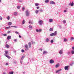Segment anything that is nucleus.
Listing matches in <instances>:
<instances>
[{
	"mask_svg": "<svg viewBox=\"0 0 74 74\" xmlns=\"http://www.w3.org/2000/svg\"><path fill=\"white\" fill-rule=\"evenodd\" d=\"M57 34V31H55L54 33L51 34H50V36H56Z\"/></svg>",
	"mask_w": 74,
	"mask_h": 74,
	"instance_id": "nucleus-1",
	"label": "nucleus"
},
{
	"mask_svg": "<svg viewBox=\"0 0 74 74\" xmlns=\"http://www.w3.org/2000/svg\"><path fill=\"white\" fill-rule=\"evenodd\" d=\"M25 51H27V50H29V48L28 45H27V44H25Z\"/></svg>",
	"mask_w": 74,
	"mask_h": 74,
	"instance_id": "nucleus-2",
	"label": "nucleus"
},
{
	"mask_svg": "<svg viewBox=\"0 0 74 74\" xmlns=\"http://www.w3.org/2000/svg\"><path fill=\"white\" fill-rule=\"evenodd\" d=\"M26 13V15L27 16H29L30 14V13L28 10H26V12H25Z\"/></svg>",
	"mask_w": 74,
	"mask_h": 74,
	"instance_id": "nucleus-3",
	"label": "nucleus"
},
{
	"mask_svg": "<svg viewBox=\"0 0 74 74\" xmlns=\"http://www.w3.org/2000/svg\"><path fill=\"white\" fill-rule=\"evenodd\" d=\"M38 23L40 25H42L43 23V21L42 20H39Z\"/></svg>",
	"mask_w": 74,
	"mask_h": 74,
	"instance_id": "nucleus-4",
	"label": "nucleus"
},
{
	"mask_svg": "<svg viewBox=\"0 0 74 74\" xmlns=\"http://www.w3.org/2000/svg\"><path fill=\"white\" fill-rule=\"evenodd\" d=\"M69 66H65L64 67V69L66 70H69Z\"/></svg>",
	"mask_w": 74,
	"mask_h": 74,
	"instance_id": "nucleus-5",
	"label": "nucleus"
},
{
	"mask_svg": "<svg viewBox=\"0 0 74 74\" xmlns=\"http://www.w3.org/2000/svg\"><path fill=\"white\" fill-rule=\"evenodd\" d=\"M54 61L53 59H51V60H50L49 61V62L51 64L54 63Z\"/></svg>",
	"mask_w": 74,
	"mask_h": 74,
	"instance_id": "nucleus-6",
	"label": "nucleus"
},
{
	"mask_svg": "<svg viewBox=\"0 0 74 74\" xmlns=\"http://www.w3.org/2000/svg\"><path fill=\"white\" fill-rule=\"evenodd\" d=\"M63 53V50L62 49H61L59 51V53H60V55H62V54Z\"/></svg>",
	"mask_w": 74,
	"mask_h": 74,
	"instance_id": "nucleus-7",
	"label": "nucleus"
},
{
	"mask_svg": "<svg viewBox=\"0 0 74 74\" xmlns=\"http://www.w3.org/2000/svg\"><path fill=\"white\" fill-rule=\"evenodd\" d=\"M50 4H51L52 5V4L54 5L55 3V2L54 1H50Z\"/></svg>",
	"mask_w": 74,
	"mask_h": 74,
	"instance_id": "nucleus-8",
	"label": "nucleus"
},
{
	"mask_svg": "<svg viewBox=\"0 0 74 74\" xmlns=\"http://www.w3.org/2000/svg\"><path fill=\"white\" fill-rule=\"evenodd\" d=\"M5 54H4L5 55H7L8 53V50H7L6 49H5Z\"/></svg>",
	"mask_w": 74,
	"mask_h": 74,
	"instance_id": "nucleus-9",
	"label": "nucleus"
},
{
	"mask_svg": "<svg viewBox=\"0 0 74 74\" xmlns=\"http://www.w3.org/2000/svg\"><path fill=\"white\" fill-rule=\"evenodd\" d=\"M60 66V64L59 63H58L57 64H56V65L55 67L56 68H58V67H59Z\"/></svg>",
	"mask_w": 74,
	"mask_h": 74,
	"instance_id": "nucleus-10",
	"label": "nucleus"
},
{
	"mask_svg": "<svg viewBox=\"0 0 74 74\" xmlns=\"http://www.w3.org/2000/svg\"><path fill=\"white\" fill-rule=\"evenodd\" d=\"M50 38H47L45 40L46 42H49L50 41Z\"/></svg>",
	"mask_w": 74,
	"mask_h": 74,
	"instance_id": "nucleus-11",
	"label": "nucleus"
},
{
	"mask_svg": "<svg viewBox=\"0 0 74 74\" xmlns=\"http://www.w3.org/2000/svg\"><path fill=\"white\" fill-rule=\"evenodd\" d=\"M71 2H70V3H69V5H71V6H73V5H74V3H73V2H72V3H71Z\"/></svg>",
	"mask_w": 74,
	"mask_h": 74,
	"instance_id": "nucleus-12",
	"label": "nucleus"
},
{
	"mask_svg": "<svg viewBox=\"0 0 74 74\" xmlns=\"http://www.w3.org/2000/svg\"><path fill=\"white\" fill-rule=\"evenodd\" d=\"M11 36H8L7 37V39L8 40H9L10 39H11Z\"/></svg>",
	"mask_w": 74,
	"mask_h": 74,
	"instance_id": "nucleus-13",
	"label": "nucleus"
},
{
	"mask_svg": "<svg viewBox=\"0 0 74 74\" xmlns=\"http://www.w3.org/2000/svg\"><path fill=\"white\" fill-rule=\"evenodd\" d=\"M12 24V22H9L8 23V25H9V26L11 25Z\"/></svg>",
	"mask_w": 74,
	"mask_h": 74,
	"instance_id": "nucleus-14",
	"label": "nucleus"
},
{
	"mask_svg": "<svg viewBox=\"0 0 74 74\" xmlns=\"http://www.w3.org/2000/svg\"><path fill=\"white\" fill-rule=\"evenodd\" d=\"M41 30H42V29H41L38 30V29H36V31L37 32H40Z\"/></svg>",
	"mask_w": 74,
	"mask_h": 74,
	"instance_id": "nucleus-15",
	"label": "nucleus"
},
{
	"mask_svg": "<svg viewBox=\"0 0 74 74\" xmlns=\"http://www.w3.org/2000/svg\"><path fill=\"white\" fill-rule=\"evenodd\" d=\"M29 45V48H31V42H29L28 43Z\"/></svg>",
	"mask_w": 74,
	"mask_h": 74,
	"instance_id": "nucleus-16",
	"label": "nucleus"
},
{
	"mask_svg": "<svg viewBox=\"0 0 74 74\" xmlns=\"http://www.w3.org/2000/svg\"><path fill=\"white\" fill-rule=\"evenodd\" d=\"M49 1V0H45V3H48Z\"/></svg>",
	"mask_w": 74,
	"mask_h": 74,
	"instance_id": "nucleus-17",
	"label": "nucleus"
},
{
	"mask_svg": "<svg viewBox=\"0 0 74 74\" xmlns=\"http://www.w3.org/2000/svg\"><path fill=\"white\" fill-rule=\"evenodd\" d=\"M10 28H11V27H10V26H9V27H5V29H10Z\"/></svg>",
	"mask_w": 74,
	"mask_h": 74,
	"instance_id": "nucleus-18",
	"label": "nucleus"
},
{
	"mask_svg": "<svg viewBox=\"0 0 74 74\" xmlns=\"http://www.w3.org/2000/svg\"><path fill=\"white\" fill-rule=\"evenodd\" d=\"M62 69H60V70H57V71H56V73H58V72L60 71H62Z\"/></svg>",
	"mask_w": 74,
	"mask_h": 74,
	"instance_id": "nucleus-19",
	"label": "nucleus"
},
{
	"mask_svg": "<svg viewBox=\"0 0 74 74\" xmlns=\"http://www.w3.org/2000/svg\"><path fill=\"white\" fill-rule=\"evenodd\" d=\"M5 56H6L8 59H10L11 58V57L9 56L8 55H5Z\"/></svg>",
	"mask_w": 74,
	"mask_h": 74,
	"instance_id": "nucleus-20",
	"label": "nucleus"
},
{
	"mask_svg": "<svg viewBox=\"0 0 74 74\" xmlns=\"http://www.w3.org/2000/svg\"><path fill=\"white\" fill-rule=\"evenodd\" d=\"M5 47H6L7 48H9V47H10V45H8V44H6V45H5Z\"/></svg>",
	"mask_w": 74,
	"mask_h": 74,
	"instance_id": "nucleus-21",
	"label": "nucleus"
},
{
	"mask_svg": "<svg viewBox=\"0 0 74 74\" xmlns=\"http://www.w3.org/2000/svg\"><path fill=\"white\" fill-rule=\"evenodd\" d=\"M29 24H33V22L32 21H29Z\"/></svg>",
	"mask_w": 74,
	"mask_h": 74,
	"instance_id": "nucleus-22",
	"label": "nucleus"
},
{
	"mask_svg": "<svg viewBox=\"0 0 74 74\" xmlns=\"http://www.w3.org/2000/svg\"><path fill=\"white\" fill-rule=\"evenodd\" d=\"M39 10H36L35 11V13L36 14H38L39 12Z\"/></svg>",
	"mask_w": 74,
	"mask_h": 74,
	"instance_id": "nucleus-23",
	"label": "nucleus"
},
{
	"mask_svg": "<svg viewBox=\"0 0 74 74\" xmlns=\"http://www.w3.org/2000/svg\"><path fill=\"white\" fill-rule=\"evenodd\" d=\"M17 14V12H14V15L15 16H16Z\"/></svg>",
	"mask_w": 74,
	"mask_h": 74,
	"instance_id": "nucleus-24",
	"label": "nucleus"
},
{
	"mask_svg": "<svg viewBox=\"0 0 74 74\" xmlns=\"http://www.w3.org/2000/svg\"><path fill=\"white\" fill-rule=\"evenodd\" d=\"M53 21V19H52V18H50V19H49V22H52Z\"/></svg>",
	"mask_w": 74,
	"mask_h": 74,
	"instance_id": "nucleus-25",
	"label": "nucleus"
},
{
	"mask_svg": "<svg viewBox=\"0 0 74 74\" xmlns=\"http://www.w3.org/2000/svg\"><path fill=\"white\" fill-rule=\"evenodd\" d=\"M29 28H30L31 29H32L33 28L32 26V25H29Z\"/></svg>",
	"mask_w": 74,
	"mask_h": 74,
	"instance_id": "nucleus-26",
	"label": "nucleus"
},
{
	"mask_svg": "<svg viewBox=\"0 0 74 74\" xmlns=\"http://www.w3.org/2000/svg\"><path fill=\"white\" fill-rule=\"evenodd\" d=\"M43 10H44L42 9H40L39 10V11L40 12H43Z\"/></svg>",
	"mask_w": 74,
	"mask_h": 74,
	"instance_id": "nucleus-27",
	"label": "nucleus"
},
{
	"mask_svg": "<svg viewBox=\"0 0 74 74\" xmlns=\"http://www.w3.org/2000/svg\"><path fill=\"white\" fill-rule=\"evenodd\" d=\"M73 40H74V38L73 37H71V39H70V40H71V41H72Z\"/></svg>",
	"mask_w": 74,
	"mask_h": 74,
	"instance_id": "nucleus-28",
	"label": "nucleus"
},
{
	"mask_svg": "<svg viewBox=\"0 0 74 74\" xmlns=\"http://www.w3.org/2000/svg\"><path fill=\"white\" fill-rule=\"evenodd\" d=\"M25 23V21L24 20H23L22 21V24H24Z\"/></svg>",
	"mask_w": 74,
	"mask_h": 74,
	"instance_id": "nucleus-29",
	"label": "nucleus"
},
{
	"mask_svg": "<svg viewBox=\"0 0 74 74\" xmlns=\"http://www.w3.org/2000/svg\"><path fill=\"white\" fill-rule=\"evenodd\" d=\"M14 74L13 71H11V72H10L9 73V74Z\"/></svg>",
	"mask_w": 74,
	"mask_h": 74,
	"instance_id": "nucleus-30",
	"label": "nucleus"
},
{
	"mask_svg": "<svg viewBox=\"0 0 74 74\" xmlns=\"http://www.w3.org/2000/svg\"><path fill=\"white\" fill-rule=\"evenodd\" d=\"M71 53L72 54H74V50H72V51H71Z\"/></svg>",
	"mask_w": 74,
	"mask_h": 74,
	"instance_id": "nucleus-31",
	"label": "nucleus"
},
{
	"mask_svg": "<svg viewBox=\"0 0 74 74\" xmlns=\"http://www.w3.org/2000/svg\"><path fill=\"white\" fill-rule=\"evenodd\" d=\"M11 27H13L14 28H18V27H16V26H11Z\"/></svg>",
	"mask_w": 74,
	"mask_h": 74,
	"instance_id": "nucleus-32",
	"label": "nucleus"
},
{
	"mask_svg": "<svg viewBox=\"0 0 74 74\" xmlns=\"http://www.w3.org/2000/svg\"><path fill=\"white\" fill-rule=\"evenodd\" d=\"M35 6H38V5H39V4L38 3H35Z\"/></svg>",
	"mask_w": 74,
	"mask_h": 74,
	"instance_id": "nucleus-33",
	"label": "nucleus"
},
{
	"mask_svg": "<svg viewBox=\"0 0 74 74\" xmlns=\"http://www.w3.org/2000/svg\"><path fill=\"white\" fill-rule=\"evenodd\" d=\"M2 35L4 36H7V35L6 34H2Z\"/></svg>",
	"mask_w": 74,
	"mask_h": 74,
	"instance_id": "nucleus-34",
	"label": "nucleus"
},
{
	"mask_svg": "<svg viewBox=\"0 0 74 74\" xmlns=\"http://www.w3.org/2000/svg\"><path fill=\"white\" fill-rule=\"evenodd\" d=\"M47 52L46 51H44L43 52V54H44L45 53H47Z\"/></svg>",
	"mask_w": 74,
	"mask_h": 74,
	"instance_id": "nucleus-35",
	"label": "nucleus"
},
{
	"mask_svg": "<svg viewBox=\"0 0 74 74\" xmlns=\"http://www.w3.org/2000/svg\"><path fill=\"white\" fill-rule=\"evenodd\" d=\"M49 31H53V29L52 28H50L49 29Z\"/></svg>",
	"mask_w": 74,
	"mask_h": 74,
	"instance_id": "nucleus-36",
	"label": "nucleus"
},
{
	"mask_svg": "<svg viewBox=\"0 0 74 74\" xmlns=\"http://www.w3.org/2000/svg\"><path fill=\"white\" fill-rule=\"evenodd\" d=\"M63 22L64 24H65V23H66V20H63Z\"/></svg>",
	"mask_w": 74,
	"mask_h": 74,
	"instance_id": "nucleus-37",
	"label": "nucleus"
},
{
	"mask_svg": "<svg viewBox=\"0 0 74 74\" xmlns=\"http://www.w3.org/2000/svg\"><path fill=\"white\" fill-rule=\"evenodd\" d=\"M64 41H67V39H66V38H64Z\"/></svg>",
	"mask_w": 74,
	"mask_h": 74,
	"instance_id": "nucleus-38",
	"label": "nucleus"
},
{
	"mask_svg": "<svg viewBox=\"0 0 74 74\" xmlns=\"http://www.w3.org/2000/svg\"><path fill=\"white\" fill-rule=\"evenodd\" d=\"M24 57L25 56H22V58H21V60H23V59H24Z\"/></svg>",
	"mask_w": 74,
	"mask_h": 74,
	"instance_id": "nucleus-39",
	"label": "nucleus"
},
{
	"mask_svg": "<svg viewBox=\"0 0 74 74\" xmlns=\"http://www.w3.org/2000/svg\"><path fill=\"white\" fill-rule=\"evenodd\" d=\"M10 16H8L7 17V19H8V20H10Z\"/></svg>",
	"mask_w": 74,
	"mask_h": 74,
	"instance_id": "nucleus-40",
	"label": "nucleus"
},
{
	"mask_svg": "<svg viewBox=\"0 0 74 74\" xmlns=\"http://www.w3.org/2000/svg\"><path fill=\"white\" fill-rule=\"evenodd\" d=\"M70 53H71L70 51H68V52H67V54H68V55H69V54H70Z\"/></svg>",
	"mask_w": 74,
	"mask_h": 74,
	"instance_id": "nucleus-41",
	"label": "nucleus"
},
{
	"mask_svg": "<svg viewBox=\"0 0 74 74\" xmlns=\"http://www.w3.org/2000/svg\"><path fill=\"white\" fill-rule=\"evenodd\" d=\"M53 40H51V43H53Z\"/></svg>",
	"mask_w": 74,
	"mask_h": 74,
	"instance_id": "nucleus-42",
	"label": "nucleus"
},
{
	"mask_svg": "<svg viewBox=\"0 0 74 74\" xmlns=\"http://www.w3.org/2000/svg\"><path fill=\"white\" fill-rule=\"evenodd\" d=\"M18 9H20V6H18L17 7Z\"/></svg>",
	"mask_w": 74,
	"mask_h": 74,
	"instance_id": "nucleus-43",
	"label": "nucleus"
},
{
	"mask_svg": "<svg viewBox=\"0 0 74 74\" xmlns=\"http://www.w3.org/2000/svg\"><path fill=\"white\" fill-rule=\"evenodd\" d=\"M2 19H3V18L2 17H1V16H0V20H1Z\"/></svg>",
	"mask_w": 74,
	"mask_h": 74,
	"instance_id": "nucleus-44",
	"label": "nucleus"
},
{
	"mask_svg": "<svg viewBox=\"0 0 74 74\" xmlns=\"http://www.w3.org/2000/svg\"><path fill=\"white\" fill-rule=\"evenodd\" d=\"M25 9V7H23L22 8V10H24Z\"/></svg>",
	"mask_w": 74,
	"mask_h": 74,
	"instance_id": "nucleus-45",
	"label": "nucleus"
},
{
	"mask_svg": "<svg viewBox=\"0 0 74 74\" xmlns=\"http://www.w3.org/2000/svg\"><path fill=\"white\" fill-rule=\"evenodd\" d=\"M24 51H25V50H24V49H22L21 50L22 52H24Z\"/></svg>",
	"mask_w": 74,
	"mask_h": 74,
	"instance_id": "nucleus-46",
	"label": "nucleus"
},
{
	"mask_svg": "<svg viewBox=\"0 0 74 74\" xmlns=\"http://www.w3.org/2000/svg\"><path fill=\"white\" fill-rule=\"evenodd\" d=\"M11 32V31H8V32H7V33L8 34H10Z\"/></svg>",
	"mask_w": 74,
	"mask_h": 74,
	"instance_id": "nucleus-47",
	"label": "nucleus"
},
{
	"mask_svg": "<svg viewBox=\"0 0 74 74\" xmlns=\"http://www.w3.org/2000/svg\"><path fill=\"white\" fill-rule=\"evenodd\" d=\"M15 33L16 34H19V32H17V31H16Z\"/></svg>",
	"mask_w": 74,
	"mask_h": 74,
	"instance_id": "nucleus-48",
	"label": "nucleus"
},
{
	"mask_svg": "<svg viewBox=\"0 0 74 74\" xmlns=\"http://www.w3.org/2000/svg\"><path fill=\"white\" fill-rule=\"evenodd\" d=\"M64 13L67 12V10H64Z\"/></svg>",
	"mask_w": 74,
	"mask_h": 74,
	"instance_id": "nucleus-49",
	"label": "nucleus"
},
{
	"mask_svg": "<svg viewBox=\"0 0 74 74\" xmlns=\"http://www.w3.org/2000/svg\"><path fill=\"white\" fill-rule=\"evenodd\" d=\"M73 63H71V64H70V65L71 66H73Z\"/></svg>",
	"mask_w": 74,
	"mask_h": 74,
	"instance_id": "nucleus-50",
	"label": "nucleus"
},
{
	"mask_svg": "<svg viewBox=\"0 0 74 74\" xmlns=\"http://www.w3.org/2000/svg\"><path fill=\"white\" fill-rule=\"evenodd\" d=\"M8 63H6V64H5V65H6V66H8Z\"/></svg>",
	"mask_w": 74,
	"mask_h": 74,
	"instance_id": "nucleus-51",
	"label": "nucleus"
},
{
	"mask_svg": "<svg viewBox=\"0 0 74 74\" xmlns=\"http://www.w3.org/2000/svg\"><path fill=\"white\" fill-rule=\"evenodd\" d=\"M39 8H40V7H39V6H37L36 7V8L37 9H39Z\"/></svg>",
	"mask_w": 74,
	"mask_h": 74,
	"instance_id": "nucleus-52",
	"label": "nucleus"
},
{
	"mask_svg": "<svg viewBox=\"0 0 74 74\" xmlns=\"http://www.w3.org/2000/svg\"><path fill=\"white\" fill-rule=\"evenodd\" d=\"M40 51H42V48H40Z\"/></svg>",
	"mask_w": 74,
	"mask_h": 74,
	"instance_id": "nucleus-53",
	"label": "nucleus"
},
{
	"mask_svg": "<svg viewBox=\"0 0 74 74\" xmlns=\"http://www.w3.org/2000/svg\"><path fill=\"white\" fill-rule=\"evenodd\" d=\"M19 38H21V35H19Z\"/></svg>",
	"mask_w": 74,
	"mask_h": 74,
	"instance_id": "nucleus-54",
	"label": "nucleus"
},
{
	"mask_svg": "<svg viewBox=\"0 0 74 74\" xmlns=\"http://www.w3.org/2000/svg\"><path fill=\"white\" fill-rule=\"evenodd\" d=\"M19 2H22V1H21V0H19Z\"/></svg>",
	"mask_w": 74,
	"mask_h": 74,
	"instance_id": "nucleus-55",
	"label": "nucleus"
},
{
	"mask_svg": "<svg viewBox=\"0 0 74 74\" xmlns=\"http://www.w3.org/2000/svg\"><path fill=\"white\" fill-rule=\"evenodd\" d=\"M14 63H16V61H14Z\"/></svg>",
	"mask_w": 74,
	"mask_h": 74,
	"instance_id": "nucleus-56",
	"label": "nucleus"
},
{
	"mask_svg": "<svg viewBox=\"0 0 74 74\" xmlns=\"http://www.w3.org/2000/svg\"><path fill=\"white\" fill-rule=\"evenodd\" d=\"M14 41H15L16 42V41H17L16 39H15L14 40Z\"/></svg>",
	"mask_w": 74,
	"mask_h": 74,
	"instance_id": "nucleus-57",
	"label": "nucleus"
},
{
	"mask_svg": "<svg viewBox=\"0 0 74 74\" xmlns=\"http://www.w3.org/2000/svg\"><path fill=\"white\" fill-rule=\"evenodd\" d=\"M72 49H74V47H73Z\"/></svg>",
	"mask_w": 74,
	"mask_h": 74,
	"instance_id": "nucleus-58",
	"label": "nucleus"
},
{
	"mask_svg": "<svg viewBox=\"0 0 74 74\" xmlns=\"http://www.w3.org/2000/svg\"><path fill=\"white\" fill-rule=\"evenodd\" d=\"M3 74H6V73H3Z\"/></svg>",
	"mask_w": 74,
	"mask_h": 74,
	"instance_id": "nucleus-59",
	"label": "nucleus"
},
{
	"mask_svg": "<svg viewBox=\"0 0 74 74\" xmlns=\"http://www.w3.org/2000/svg\"><path fill=\"white\" fill-rule=\"evenodd\" d=\"M20 63H21V64H22V62L21 61H20Z\"/></svg>",
	"mask_w": 74,
	"mask_h": 74,
	"instance_id": "nucleus-60",
	"label": "nucleus"
},
{
	"mask_svg": "<svg viewBox=\"0 0 74 74\" xmlns=\"http://www.w3.org/2000/svg\"><path fill=\"white\" fill-rule=\"evenodd\" d=\"M23 73L24 74H25V71H24V72H23Z\"/></svg>",
	"mask_w": 74,
	"mask_h": 74,
	"instance_id": "nucleus-61",
	"label": "nucleus"
},
{
	"mask_svg": "<svg viewBox=\"0 0 74 74\" xmlns=\"http://www.w3.org/2000/svg\"><path fill=\"white\" fill-rule=\"evenodd\" d=\"M33 43H35V42H32V44H33Z\"/></svg>",
	"mask_w": 74,
	"mask_h": 74,
	"instance_id": "nucleus-62",
	"label": "nucleus"
},
{
	"mask_svg": "<svg viewBox=\"0 0 74 74\" xmlns=\"http://www.w3.org/2000/svg\"><path fill=\"white\" fill-rule=\"evenodd\" d=\"M60 28H62V26H60Z\"/></svg>",
	"mask_w": 74,
	"mask_h": 74,
	"instance_id": "nucleus-63",
	"label": "nucleus"
},
{
	"mask_svg": "<svg viewBox=\"0 0 74 74\" xmlns=\"http://www.w3.org/2000/svg\"><path fill=\"white\" fill-rule=\"evenodd\" d=\"M1 0H0V3H1Z\"/></svg>",
	"mask_w": 74,
	"mask_h": 74,
	"instance_id": "nucleus-64",
	"label": "nucleus"
}]
</instances>
